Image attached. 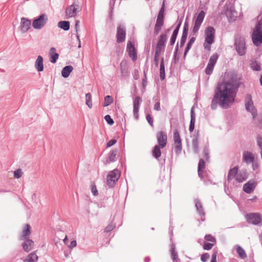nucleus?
I'll use <instances>...</instances> for the list:
<instances>
[{
  "label": "nucleus",
  "mask_w": 262,
  "mask_h": 262,
  "mask_svg": "<svg viewBox=\"0 0 262 262\" xmlns=\"http://www.w3.org/2000/svg\"><path fill=\"white\" fill-rule=\"evenodd\" d=\"M224 77L229 80L227 82L219 84L212 102V108L216 104L215 100H218L220 105L224 108L229 107L234 101L239 87V78L233 73H226Z\"/></svg>",
  "instance_id": "1"
},
{
  "label": "nucleus",
  "mask_w": 262,
  "mask_h": 262,
  "mask_svg": "<svg viewBox=\"0 0 262 262\" xmlns=\"http://www.w3.org/2000/svg\"><path fill=\"white\" fill-rule=\"evenodd\" d=\"M215 38V30L212 27H208L205 31V41L203 46L205 50L209 51L211 45L214 42Z\"/></svg>",
  "instance_id": "2"
},
{
  "label": "nucleus",
  "mask_w": 262,
  "mask_h": 262,
  "mask_svg": "<svg viewBox=\"0 0 262 262\" xmlns=\"http://www.w3.org/2000/svg\"><path fill=\"white\" fill-rule=\"evenodd\" d=\"M252 40L254 45L258 46L262 43V21H259L254 28Z\"/></svg>",
  "instance_id": "3"
},
{
  "label": "nucleus",
  "mask_w": 262,
  "mask_h": 262,
  "mask_svg": "<svg viewBox=\"0 0 262 262\" xmlns=\"http://www.w3.org/2000/svg\"><path fill=\"white\" fill-rule=\"evenodd\" d=\"M120 176V172L118 169H114L109 172L106 181L107 184L109 187H113L116 182L118 180Z\"/></svg>",
  "instance_id": "4"
},
{
  "label": "nucleus",
  "mask_w": 262,
  "mask_h": 262,
  "mask_svg": "<svg viewBox=\"0 0 262 262\" xmlns=\"http://www.w3.org/2000/svg\"><path fill=\"white\" fill-rule=\"evenodd\" d=\"M219 58L217 54H213L210 58L209 62L205 70V72L207 75H210L213 70L214 67Z\"/></svg>",
  "instance_id": "5"
},
{
  "label": "nucleus",
  "mask_w": 262,
  "mask_h": 262,
  "mask_svg": "<svg viewBox=\"0 0 262 262\" xmlns=\"http://www.w3.org/2000/svg\"><path fill=\"white\" fill-rule=\"evenodd\" d=\"M236 49L240 55H243L245 53L246 47L244 39L242 37L236 38L235 41Z\"/></svg>",
  "instance_id": "6"
},
{
  "label": "nucleus",
  "mask_w": 262,
  "mask_h": 262,
  "mask_svg": "<svg viewBox=\"0 0 262 262\" xmlns=\"http://www.w3.org/2000/svg\"><path fill=\"white\" fill-rule=\"evenodd\" d=\"M247 221L251 224L257 225L262 222V217L259 213H252L246 215Z\"/></svg>",
  "instance_id": "7"
},
{
  "label": "nucleus",
  "mask_w": 262,
  "mask_h": 262,
  "mask_svg": "<svg viewBox=\"0 0 262 262\" xmlns=\"http://www.w3.org/2000/svg\"><path fill=\"white\" fill-rule=\"evenodd\" d=\"M47 20V16L45 14H42L37 19H35L33 21L32 26L35 29H40L45 26Z\"/></svg>",
  "instance_id": "8"
},
{
  "label": "nucleus",
  "mask_w": 262,
  "mask_h": 262,
  "mask_svg": "<svg viewBox=\"0 0 262 262\" xmlns=\"http://www.w3.org/2000/svg\"><path fill=\"white\" fill-rule=\"evenodd\" d=\"M157 138L158 142V145H160L161 148L165 147L167 142V134L163 131H160L157 134Z\"/></svg>",
  "instance_id": "9"
},
{
  "label": "nucleus",
  "mask_w": 262,
  "mask_h": 262,
  "mask_svg": "<svg viewBox=\"0 0 262 262\" xmlns=\"http://www.w3.org/2000/svg\"><path fill=\"white\" fill-rule=\"evenodd\" d=\"M205 16V13L204 11H201L198 15L193 28V32L194 33H196L199 31Z\"/></svg>",
  "instance_id": "10"
},
{
  "label": "nucleus",
  "mask_w": 262,
  "mask_h": 262,
  "mask_svg": "<svg viewBox=\"0 0 262 262\" xmlns=\"http://www.w3.org/2000/svg\"><path fill=\"white\" fill-rule=\"evenodd\" d=\"M126 51L128 52L129 56L135 61L137 58V50L134 47V44L131 41H128L126 47Z\"/></svg>",
  "instance_id": "11"
},
{
  "label": "nucleus",
  "mask_w": 262,
  "mask_h": 262,
  "mask_svg": "<svg viewBox=\"0 0 262 262\" xmlns=\"http://www.w3.org/2000/svg\"><path fill=\"white\" fill-rule=\"evenodd\" d=\"M174 146L176 152H180L182 150V142L179 132L176 130L173 134Z\"/></svg>",
  "instance_id": "12"
},
{
  "label": "nucleus",
  "mask_w": 262,
  "mask_h": 262,
  "mask_svg": "<svg viewBox=\"0 0 262 262\" xmlns=\"http://www.w3.org/2000/svg\"><path fill=\"white\" fill-rule=\"evenodd\" d=\"M81 10V7L76 4H73L69 6L66 10L67 15L69 17H74L76 15L77 12Z\"/></svg>",
  "instance_id": "13"
},
{
  "label": "nucleus",
  "mask_w": 262,
  "mask_h": 262,
  "mask_svg": "<svg viewBox=\"0 0 262 262\" xmlns=\"http://www.w3.org/2000/svg\"><path fill=\"white\" fill-rule=\"evenodd\" d=\"M245 106L246 110L250 112L253 115V117L254 118L256 115V111L253 106L251 96H248L247 97Z\"/></svg>",
  "instance_id": "14"
},
{
  "label": "nucleus",
  "mask_w": 262,
  "mask_h": 262,
  "mask_svg": "<svg viewBox=\"0 0 262 262\" xmlns=\"http://www.w3.org/2000/svg\"><path fill=\"white\" fill-rule=\"evenodd\" d=\"M126 33L125 30L121 26L117 28V41L118 42H123L125 40Z\"/></svg>",
  "instance_id": "15"
},
{
  "label": "nucleus",
  "mask_w": 262,
  "mask_h": 262,
  "mask_svg": "<svg viewBox=\"0 0 262 262\" xmlns=\"http://www.w3.org/2000/svg\"><path fill=\"white\" fill-rule=\"evenodd\" d=\"M256 187V183L254 181H250L248 183L244 184L243 186V190L247 193H251Z\"/></svg>",
  "instance_id": "16"
},
{
  "label": "nucleus",
  "mask_w": 262,
  "mask_h": 262,
  "mask_svg": "<svg viewBox=\"0 0 262 262\" xmlns=\"http://www.w3.org/2000/svg\"><path fill=\"white\" fill-rule=\"evenodd\" d=\"M30 234L31 227L29 224H26L23 227L22 234L20 236L19 239L20 240L26 239L29 236Z\"/></svg>",
  "instance_id": "17"
},
{
  "label": "nucleus",
  "mask_w": 262,
  "mask_h": 262,
  "mask_svg": "<svg viewBox=\"0 0 262 262\" xmlns=\"http://www.w3.org/2000/svg\"><path fill=\"white\" fill-rule=\"evenodd\" d=\"M34 242L30 239H27L22 244V247L24 251L29 252L33 248Z\"/></svg>",
  "instance_id": "18"
},
{
  "label": "nucleus",
  "mask_w": 262,
  "mask_h": 262,
  "mask_svg": "<svg viewBox=\"0 0 262 262\" xmlns=\"http://www.w3.org/2000/svg\"><path fill=\"white\" fill-rule=\"evenodd\" d=\"M31 26V21L27 18H23L21 20L20 28L23 32H27Z\"/></svg>",
  "instance_id": "19"
},
{
  "label": "nucleus",
  "mask_w": 262,
  "mask_h": 262,
  "mask_svg": "<svg viewBox=\"0 0 262 262\" xmlns=\"http://www.w3.org/2000/svg\"><path fill=\"white\" fill-rule=\"evenodd\" d=\"M140 101L141 98L139 97H137L135 98L134 102V116L136 119L138 118V113L139 112V107Z\"/></svg>",
  "instance_id": "20"
},
{
  "label": "nucleus",
  "mask_w": 262,
  "mask_h": 262,
  "mask_svg": "<svg viewBox=\"0 0 262 262\" xmlns=\"http://www.w3.org/2000/svg\"><path fill=\"white\" fill-rule=\"evenodd\" d=\"M164 24V18L157 17L155 24L154 31L156 34H158Z\"/></svg>",
  "instance_id": "21"
},
{
  "label": "nucleus",
  "mask_w": 262,
  "mask_h": 262,
  "mask_svg": "<svg viewBox=\"0 0 262 262\" xmlns=\"http://www.w3.org/2000/svg\"><path fill=\"white\" fill-rule=\"evenodd\" d=\"M35 66L38 72L42 71L43 70V58L41 56H38L35 61Z\"/></svg>",
  "instance_id": "22"
},
{
  "label": "nucleus",
  "mask_w": 262,
  "mask_h": 262,
  "mask_svg": "<svg viewBox=\"0 0 262 262\" xmlns=\"http://www.w3.org/2000/svg\"><path fill=\"white\" fill-rule=\"evenodd\" d=\"M254 157L253 154L251 152L246 151L243 154V160L244 161L248 163H252L254 161Z\"/></svg>",
  "instance_id": "23"
},
{
  "label": "nucleus",
  "mask_w": 262,
  "mask_h": 262,
  "mask_svg": "<svg viewBox=\"0 0 262 262\" xmlns=\"http://www.w3.org/2000/svg\"><path fill=\"white\" fill-rule=\"evenodd\" d=\"M238 172V167L235 166L233 168L231 169L228 174L227 176V180L228 181H230L233 180L234 178L235 179V177L237 175Z\"/></svg>",
  "instance_id": "24"
},
{
  "label": "nucleus",
  "mask_w": 262,
  "mask_h": 262,
  "mask_svg": "<svg viewBox=\"0 0 262 262\" xmlns=\"http://www.w3.org/2000/svg\"><path fill=\"white\" fill-rule=\"evenodd\" d=\"M38 257L35 252L29 254L24 260V262H37Z\"/></svg>",
  "instance_id": "25"
},
{
  "label": "nucleus",
  "mask_w": 262,
  "mask_h": 262,
  "mask_svg": "<svg viewBox=\"0 0 262 262\" xmlns=\"http://www.w3.org/2000/svg\"><path fill=\"white\" fill-rule=\"evenodd\" d=\"M50 61L52 63H55L58 58V54L56 53V49L54 48H51L50 51Z\"/></svg>",
  "instance_id": "26"
},
{
  "label": "nucleus",
  "mask_w": 262,
  "mask_h": 262,
  "mask_svg": "<svg viewBox=\"0 0 262 262\" xmlns=\"http://www.w3.org/2000/svg\"><path fill=\"white\" fill-rule=\"evenodd\" d=\"M73 68L71 66H66L61 71V75L64 78H67L73 71Z\"/></svg>",
  "instance_id": "27"
},
{
  "label": "nucleus",
  "mask_w": 262,
  "mask_h": 262,
  "mask_svg": "<svg viewBox=\"0 0 262 262\" xmlns=\"http://www.w3.org/2000/svg\"><path fill=\"white\" fill-rule=\"evenodd\" d=\"M120 69L122 76H125L128 74L127 63L126 61H122L120 63Z\"/></svg>",
  "instance_id": "28"
},
{
  "label": "nucleus",
  "mask_w": 262,
  "mask_h": 262,
  "mask_svg": "<svg viewBox=\"0 0 262 262\" xmlns=\"http://www.w3.org/2000/svg\"><path fill=\"white\" fill-rule=\"evenodd\" d=\"M205 167V164L204 160L200 159L198 165V174L199 176L202 178L203 177V170Z\"/></svg>",
  "instance_id": "29"
},
{
  "label": "nucleus",
  "mask_w": 262,
  "mask_h": 262,
  "mask_svg": "<svg viewBox=\"0 0 262 262\" xmlns=\"http://www.w3.org/2000/svg\"><path fill=\"white\" fill-rule=\"evenodd\" d=\"M247 178L245 172L237 173L235 177V181L237 183H242Z\"/></svg>",
  "instance_id": "30"
},
{
  "label": "nucleus",
  "mask_w": 262,
  "mask_h": 262,
  "mask_svg": "<svg viewBox=\"0 0 262 262\" xmlns=\"http://www.w3.org/2000/svg\"><path fill=\"white\" fill-rule=\"evenodd\" d=\"M160 78L162 80H163L165 78V66L164 63V58H162L161 59V63H160Z\"/></svg>",
  "instance_id": "31"
},
{
  "label": "nucleus",
  "mask_w": 262,
  "mask_h": 262,
  "mask_svg": "<svg viewBox=\"0 0 262 262\" xmlns=\"http://www.w3.org/2000/svg\"><path fill=\"white\" fill-rule=\"evenodd\" d=\"M58 26L63 30L67 31L70 28V22L68 21H60L58 23Z\"/></svg>",
  "instance_id": "32"
},
{
  "label": "nucleus",
  "mask_w": 262,
  "mask_h": 262,
  "mask_svg": "<svg viewBox=\"0 0 262 262\" xmlns=\"http://www.w3.org/2000/svg\"><path fill=\"white\" fill-rule=\"evenodd\" d=\"M160 148H161L160 146L157 145L154 147L152 150V155L156 159L159 158L161 155Z\"/></svg>",
  "instance_id": "33"
},
{
  "label": "nucleus",
  "mask_w": 262,
  "mask_h": 262,
  "mask_svg": "<svg viewBox=\"0 0 262 262\" xmlns=\"http://www.w3.org/2000/svg\"><path fill=\"white\" fill-rule=\"evenodd\" d=\"M236 251L239 256L241 258L244 259L247 257V254L245 252V251L241 246H237Z\"/></svg>",
  "instance_id": "34"
},
{
  "label": "nucleus",
  "mask_w": 262,
  "mask_h": 262,
  "mask_svg": "<svg viewBox=\"0 0 262 262\" xmlns=\"http://www.w3.org/2000/svg\"><path fill=\"white\" fill-rule=\"evenodd\" d=\"M167 40V35L165 34H162L160 38L159 39V40L158 41V45H159L160 46H165V43Z\"/></svg>",
  "instance_id": "35"
},
{
  "label": "nucleus",
  "mask_w": 262,
  "mask_h": 262,
  "mask_svg": "<svg viewBox=\"0 0 262 262\" xmlns=\"http://www.w3.org/2000/svg\"><path fill=\"white\" fill-rule=\"evenodd\" d=\"M117 150L112 151L108 158L107 161L110 162L115 161L117 160Z\"/></svg>",
  "instance_id": "36"
},
{
  "label": "nucleus",
  "mask_w": 262,
  "mask_h": 262,
  "mask_svg": "<svg viewBox=\"0 0 262 262\" xmlns=\"http://www.w3.org/2000/svg\"><path fill=\"white\" fill-rule=\"evenodd\" d=\"M85 103L89 108H92L93 103L92 101V96L90 93L85 95Z\"/></svg>",
  "instance_id": "37"
},
{
  "label": "nucleus",
  "mask_w": 262,
  "mask_h": 262,
  "mask_svg": "<svg viewBox=\"0 0 262 262\" xmlns=\"http://www.w3.org/2000/svg\"><path fill=\"white\" fill-rule=\"evenodd\" d=\"M113 102V99L112 97L109 95L106 96L104 98V103L103 104L104 106H107Z\"/></svg>",
  "instance_id": "38"
},
{
  "label": "nucleus",
  "mask_w": 262,
  "mask_h": 262,
  "mask_svg": "<svg viewBox=\"0 0 262 262\" xmlns=\"http://www.w3.org/2000/svg\"><path fill=\"white\" fill-rule=\"evenodd\" d=\"M192 144L194 148V151L196 152L199 148V141L197 137L192 140Z\"/></svg>",
  "instance_id": "39"
},
{
  "label": "nucleus",
  "mask_w": 262,
  "mask_h": 262,
  "mask_svg": "<svg viewBox=\"0 0 262 262\" xmlns=\"http://www.w3.org/2000/svg\"><path fill=\"white\" fill-rule=\"evenodd\" d=\"M219 253V251L217 248H214L213 250V252L212 254V257L211 262H217L216 261V257Z\"/></svg>",
  "instance_id": "40"
},
{
  "label": "nucleus",
  "mask_w": 262,
  "mask_h": 262,
  "mask_svg": "<svg viewBox=\"0 0 262 262\" xmlns=\"http://www.w3.org/2000/svg\"><path fill=\"white\" fill-rule=\"evenodd\" d=\"M205 239L206 241L210 242L211 243L215 244L216 243V239L214 236L211 234H207L205 236Z\"/></svg>",
  "instance_id": "41"
},
{
  "label": "nucleus",
  "mask_w": 262,
  "mask_h": 262,
  "mask_svg": "<svg viewBox=\"0 0 262 262\" xmlns=\"http://www.w3.org/2000/svg\"><path fill=\"white\" fill-rule=\"evenodd\" d=\"M195 39L194 38H192L188 42L187 47L185 49V52L184 55L185 56L187 52L188 51V50L191 48V45L193 43Z\"/></svg>",
  "instance_id": "42"
},
{
  "label": "nucleus",
  "mask_w": 262,
  "mask_h": 262,
  "mask_svg": "<svg viewBox=\"0 0 262 262\" xmlns=\"http://www.w3.org/2000/svg\"><path fill=\"white\" fill-rule=\"evenodd\" d=\"M214 244L213 243H204L203 244V248L206 250H209L211 249L213 246Z\"/></svg>",
  "instance_id": "43"
},
{
  "label": "nucleus",
  "mask_w": 262,
  "mask_h": 262,
  "mask_svg": "<svg viewBox=\"0 0 262 262\" xmlns=\"http://www.w3.org/2000/svg\"><path fill=\"white\" fill-rule=\"evenodd\" d=\"M171 254L172 258L173 260L177 261L178 259V256L177 252L175 251L174 248L171 249Z\"/></svg>",
  "instance_id": "44"
},
{
  "label": "nucleus",
  "mask_w": 262,
  "mask_h": 262,
  "mask_svg": "<svg viewBox=\"0 0 262 262\" xmlns=\"http://www.w3.org/2000/svg\"><path fill=\"white\" fill-rule=\"evenodd\" d=\"M91 191L94 195H97L98 192L96 186L94 182L91 184Z\"/></svg>",
  "instance_id": "45"
},
{
  "label": "nucleus",
  "mask_w": 262,
  "mask_h": 262,
  "mask_svg": "<svg viewBox=\"0 0 262 262\" xmlns=\"http://www.w3.org/2000/svg\"><path fill=\"white\" fill-rule=\"evenodd\" d=\"M195 206L197 208V210L199 211V212L200 213H202L203 215H204V213L203 212V207L201 203L199 201L196 202Z\"/></svg>",
  "instance_id": "46"
},
{
  "label": "nucleus",
  "mask_w": 262,
  "mask_h": 262,
  "mask_svg": "<svg viewBox=\"0 0 262 262\" xmlns=\"http://www.w3.org/2000/svg\"><path fill=\"white\" fill-rule=\"evenodd\" d=\"M251 67L254 71H258L260 70V66L256 62H253Z\"/></svg>",
  "instance_id": "47"
},
{
  "label": "nucleus",
  "mask_w": 262,
  "mask_h": 262,
  "mask_svg": "<svg viewBox=\"0 0 262 262\" xmlns=\"http://www.w3.org/2000/svg\"><path fill=\"white\" fill-rule=\"evenodd\" d=\"M23 172L20 169H18L14 172V177L18 179L22 176Z\"/></svg>",
  "instance_id": "48"
},
{
  "label": "nucleus",
  "mask_w": 262,
  "mask_h": 262,
  "mask_svg": "<svg viewBox=\"0 0 262 262\" xmlns=\"http://www.w3.org/2000/svg\"><path fill=\"white\" fill-rule=\"evenodd\" d=\"M195 120L191 119L190 125L189 127V130L190 132H192L194 128V124H195Z\"/></svg>",
  "instance_id": "49"
},
{
  "label": "nucleus",
  "mask_w": 262,
  "mask_h": 262,
  "mask_svg": "<svg viewBox=\"0 0 262 262\" xmlns=\"http://www.w3.org/2000/svg\"><path fill=\"white\" fill-rule=\"evenodd\" d=\"M257 143L258 147L262 151V136L259 135L257 137Z\"/></svg>",
  "instance_id": "50"
},
{
  "label": "nucleus",
  "mask_w": 262,
  "mask_h": 262,
  "mask_svg": "<svg viewBox=\"0 0 262 262\" xmlns=\"http://www.w3.org/2000/svg\"><path fill=\"white\" fill-rule=\"evenodd\" d=\"M104 119L105 121L107 122V123L110 125H112L114 123L113 120L111 118V116L108 115H106L104 117Z\"/></svg>",
  "instance_id": "51"
},
{
  "label": "nucleus",
  "mask_w": 262,
  "mask_h": 262,
  "mask_svg": "<svg viewBox=\"0 0 262 262\" xmlns=\"http://www.w3.org/2000/svg\"><path fill=\"white\" fill-rule=\"evenodd\" d=\"M164 3H163L162 7L159 13L158 17L164 18Z\"/></svg>",
  "instance_id": "52"
},
{
  "label": "nucleus",
  "mask_w": 262,
  "mask_h": 262,
  "mask_svg": "<svg viewBox=\"0 0 262 262\" xmlns=\"http://www.w3.org/2000/svg\"><path fill=\"white\" fill-rule=\"evenodd\" d=\"M210 257V255L208 253L203 254L201 256V260L203 262H206L208 261Z\"/></svg>",
  "instance_id": "53"
},
{
  "label": "nucleus",
  "mask_w": 262,
  "mask_h": 262,
  "mask_svg": "<svg viewBox=\"0 0 262 262\" xmlns=\"http://www.w3.org/2000/svg\"><path fill=\"white\" fill-rule=\"evenodd\" d=\"M164 46H160L159 45L157 44V47H156V49L155 53L156 54H160L161 51L164 49Z\"/></svg>",
  "instance_id": "54"
},
{
  "label": "nucleus",
  "mask_w": 262,
  "mask_h": 262,
  "mask_svg": "<svg viewBox=\"0 0 262 262\" xmlns=\"http://www.w3.org/2000/svg\"><path fill=\"white\" fill-rule=\"evenodd\" d=\"M146 119H147L148 122L149 123V124L151 126H153L154 121H153V119L151 117V116L149 114L147 115H146Z\"/></svg>",
  "instance_id": "55"
},
{
  "label": "nucleus",
  "mask_w": 262,
  "mask_h": 262,
  "mask_svg": "<svg viewBox=\"0 0 262 262\" xmlns=\"http://www.w3.org/2000/svg\"><path fill=\"white\" fill-rule=\"evenodd\" d=\"M117 142V141L115 139H112L109 141L107 143V147H110L114 145Z\"/></svg>",
  "instance_id": "56"
},
{
  "label": "nucleus",
  "mask_w": 262,
  "mask_h": 262,
  "mask_svg": "<svg viewBox=\"0 0 262 262\" xmlns=\"http://www.w3.org/2000/svg\"><path fill=\"white\" fill-rule=\"evenodd\" d=\"M76 245H77L76 241L75 240H73L71 242L70 244L68 246V247L70 249H73V248H74L76 246Z\"/></svg>",
  "instance_id": "57"
},
{
  "label": "nucleus",
  "mask_w": 262,
  "mask_h": 262,
  "mask_svg": "<svg viewBox=\"0 0 262 262\" xmlns=\"http://www.w3.org/2000/svg\"><path fill=\"white\" fill-rule=\"evenodd\" d=\"M159 56H160V54H156L155 53V58H154V61H155V64H156L157 67L158 66Z\"/></svg>",
  "instance_id": "58"
},
{
  "label": "nucleus",
  "mask_w": 262,
  "mask_h": 262,
  "mask_svg": "<svg viewBox=\"0 0 262 262\" xmlns=\"http://www.w3.org/2000/svg\"><path fill=\"white\" fill-rule=\"evenodd\" d=\"M176 38H177L176 36H173L172 35H171L170 40V45H173L174 43V42L176 41Z\"/></svg>",
  "instance_id": "59"
},
{
  "label": "nucleus",
  "mask_w": 262,
  "mask_h": 262,
  "mask_svg": "<svg viewBox=\"0 0 262 262\" xmlns=\"http://www.w3.org/2000/svg\"><path fill=\"white\" fill-rule=\"evenodd\" d=\"M154 110L156 111H159L160 110V103L159 102L156 103L154 105Z\"/></svg>",
  "instance_id": "60"
},
{
  "label": "nucleus",
  "mask_w": 262,
  "mask_h": 262,
  "mask_svg": "<svg viewBox=\"0 0 262 262\" xmlns=\"http://www.w3.org/2000/svg\"><path fill=\"white\" fill-rule=\"evenodd\" d=\"M179 26H180V25L174 30V31L173 32V33L172 34V35L177 36V35H178V32H179Z\"/></svg>",
  "instance_id": "61"
},
{
  "label": "nucleus",
  "mask_w": 262,
  "mask_h": 262,
  "mask_svg": "<svg viewBox=\"0 0 262 262\" xmlns=\"http://www.w3.org/2000/svg\"><path fill=\"white\" fill-rule=\"evenodd\" d=\"M195 120V113L193 108L191 110V119Z\"/></svg>",
  "instance_id": "62"
},
{
  "label": "nucleus",
  "mask_w": 262,
  "mask_h": 262,
  "mask_svg": "<svg viewBox=\"0 0 262 262\" xmlns=\"http://www.w3.org/2000/svg\"><path fill=\"white\" fill-rule=\"evenodd\" d=\"M112 229V227L111 226H108L107 227H106V228L105 229V232H109L110 231H111V230Z\"/></svg>",
  "instance_id": "63"
},
{
  "label": "nucleus",
  "mask_w": 262,
  "mask_h": 262,
  "mask_svg": "<svg viewBox=\"0 0 262 262\" xmlns=\"http://www.w3.org/2000/svg\"><path fill=\"white\" fill-rule=\"evenodd\" d=\"M68 241V239L67 236H66L65 238L63 239V242L64 244H67Z\"/></svg>",
  "instance_id": "64"
}]
</instances>
